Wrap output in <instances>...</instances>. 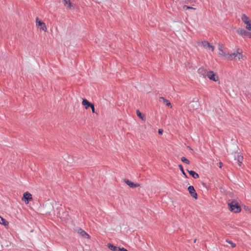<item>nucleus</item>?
<instances>
[{
	"mask_svg": "<svg viewBox=\"0 0 251 251\" xmlns=\"http://www.w3.org/2000/svg\"><path fill=\"white\" fill-rule=\"evenodd\" d=\"M219 55L223 56L225 58L229 60H238V61H242L245 60L246 58V56L242 54V50L241 49H237L235 52L231 53L225 52L222 50L221 47L219 48Z\"/></svg>",
	"mask_w": 251,
	"mask_h": 251,
	"instance_id": "f257e3e1",
	"label": "nucleus"
},
{
	"mask_svg": "<svg viewBox=\"0 0 251 251\" xmlns=\"http://www.w3.org/2000/svg\"><path fill=\"white\" fill-rule=\"evenodd\" d=\"M228 205L230 211L234 213H238L241 211V207L238 202L235 201H228Z\"/></svg>",
	"mask_w": 251,
	"mask_h": 251,
	"instance_id": "f03ea898",
	"label": "nucleus"
},
{
	"mask_svg": "<svg viewBox=\"0 0 251 251\" xmlns=\"http://www.w3.org/2000/svg\"><path fill=\"white\" fill-rule=\"evenodd\" d=\"M237 32L244 37H247L251 38V32L247 31L244 29L238 28L237 30Z\"/></svg>",
	"mask_w": 251,
	"mask_h": 251,
	"instance_id": "7ed1b4c3",
	"label": "nucleus"
},
{
	"mask_svg": "<svg viewBox=\"0 0 251 251\" xmlns=\"http://www.w3.org/2000/svg\"><path fill=\"white\" fill-rule=\"evenodd\" d=\"M199 103L197 101H192L189 103L188 108L191 111H193L198 108Z\"/></svg>",
	"mask_w": 251,
	"mask_h": 251,
	"instance_id": "20e7f679",
	"label": "nucleus"
},
{
	"mask_svg": "<svg viewBox=\"0 0 251 251\" xmlns=\"http://www.w3.org/2000/svg\"><path fill=\"white\" fill-rule=\"evenodd\" d=\"M36 25L38 27L40 26L41 30L45 32L47 31V28L45 23L39 20L38 18H36Z\"/></svg>",
	"mask_w": 251,
	"mask_h": 251,
	"instance_id": "39448f33",
	"label": "nucleus"
},
{
	"mask_svg": "<svg viewBox=\"0 0 251 251\" xmlns=\"http://www.w3.org/2000/svg\"><path fill=\"white\" fill-rule=\"evenodd\" d=\"M32 200V195L28 192H26L24 194L22 200L25 201L26 204L28 203L29 201Z\"/></svg>",
	"mask_w": 251,
	"mask_h": 251,
	"instance_id": "423d86ee",
	"label": "nucleus"
},
{
	"mask_svg": "<svg viewBox=\"0 0 251 251\" xmlns=\"http://www.w3.org/2000/svg\"><path fill=\"white\" fill-rule=\"evenodd\" d=\"M207 77L211 80L217 81L218 80V76L213 71H209L207 74Z\"/></svg>",
	"mask_w": 251,
	"mask_h": 251,
	"instance_id": "0eeeda50",
	"label": "nucleus"
},
{
	"mask_svg": "<svg viewBox=\"0 0 251 251\" xmlns=\"http://www.w3.org/2000/svg\"><path fill=\"white\" fill-rule=\"evenodd\" d=\"M188 190L191 196L195 199L198 198L197 194L193 186H189L188 188Z\"/></svg>",
	"mask_w": 251,
	"mask_h": 251,
	"instance_id": "6e6552de",
	"label": "nucleus"
},
{
	"mask_svg": "<svg viewBox=\"0 0 251 251\" xmlns=\"http://www.w3.org/2000/svg\"><path fill=\"white\" fill-rule=\"evenodd\" d=\"M209 71H207L206 70L204 69L203 68H200L198 69V73L201 75L203 77L207 76V74H208Z\"/></svg>",
	"mask_w": 251,
	"mask_h": 251,
	"instance_id": "1a4fd4ad",
	"label": "nucleus"
},
{
	"mask_svg": "<svg viewBox=\"0 0 251 251\" xmlns=\"http://www.w3.org/2000/svg\"><path fill=\"white\" fill-rule=\"evenodd\" d=\"M124 182L131 188H135L139 186V184L134 183L133 182L127 179H125Z\"/></svg>",
	"mask_w": 251,
	"mask_h": 251,
	"instance_id": "9d476101",
	"label": "nucleus"
},
{
	"mask_svg": "<svg viewBox=\"0 0 251 251\" xmlns=\"http://www.w3.org/2000/svg\"><path fill=\"white\" fill-rule=\"evenodd\" d=\"M78 233L85 238H89L90 236L83 229L79 228L77 230Z\"/></svg>",
	"mask_w": 251,
	"mask_h": 251,
	"instance_id": "9b49d317",
	"label": "nucleus"
},
{
	"mask_svg": "<svg viewBox=\"0 0 251 251\" xmlns=\"http://www.w3.org/2000/svg\"><path fill=\"white\" fill-rule=\"evenodd\" d=\"M82 104L83 105L85 106L86 109H88L93 104L92 103H91L88 100L85 99H83L82 100Z\"/></svg>",
	"mask_w": 251,
	"mask_h": 251,
	"instance_id": "f8f14e48",
	"label": "nucleus"
},
{
	"mask_svg": "<svg viewBox=\"0 0 251 251\" xmlns=\"http://www.w3.org/2000/svg\"><path fill=\"white\" fill-rule=\"evenodd\" d=\"M235 160L237 161L239 166H240L243 160V157L242 155L238 154L237 156H235Z\"/></svg>",
	"mask_w": 251,
	"mask_h": 251,
	"instance_id": "ddd939ff",
	"label": "nucleus"
},
{
	"mask_svg": "<svg viewBox=\"0 0 251 251\" xmlns=\"http://www.w3.org/2000/svg\"><path fill=\"white\" fill-rule=\"evenodd\" d=\"M108 247L110 250L113 251H120V247H116L112 244H108Z\"/></svg>",
	"mask_w": 251,
	"mask_h": 251,
	"instance_id": "4468645a",
	"label": "nucleus"
},
{
	"mask_svg": "<svg viewBox=\"0 0 251 251\" xmlns=\"http://www.w3.org/2000/svg\"><path fill=\"white\" fill-rule=\"evenodd\" d=\"M0 224L3 225L5 227H7L8 226L9 223L5 219L0 216Z\"/></svg>",
	"mask_w": 251,
	"mask_h": 251,
	"instance_id": "2eb2a0df",
	"label": "nucleus"
},
{
	"mask_svg": "<svg viewBox=\"0 0 251 251\" xmlns=\"http://www.w3.org/2000/svg\"><path fill=\"white\" fill-rule=\"evenodd\" d=\"M189 174L194 178H198L199 177V175L198 173H196L194 171H189L187 170Z\"/></svg>",
	"mask_w": 251,
	"mask_h": 251,
	"instance_id": "dca6fc26",
	"label": "nucleus"
},
{
	"mask_svg": "<svg viewBox=\"0 0 251 251\" xmlns=\"http://www.w3.org/2000/svg\"><path fill=\"white\" fill-rule=\"evenodd\" d=\"M63 2L64 6L71 8L72 6V3L70 1V0H63Z\"/></svg>",
	"mask_w": 251,
	"mask_h": 251,
	"instance_id": "f3484780",
	"label": "nucleus"
},
{
	"mask_svg": "<svg viewBox=\"0 0 251 251\" xmlns=\"http://www.w3.org/2000/svg\"><path fill=\"white\" fill-rule=\"evenodd\" d=\"M241 20L244 24H247L248 21H250L249 18L245 14H243L241 17Z\"/></svg>",
	"mask_w": 251,
	"mask_h": 251,
	"instance_id": "a211bd4d",
	"label": "nucleus"
},
{
	"mask_svg": "<svg viewBox=\"0 0 251 251\" xmlns=\"http://www.w3.org/2000/svg\"><path fill=\"white\" fill-rule=\"evenodd\" d=\"M159 99H160V101L162 100L163 101V102L164 103H166V105H167L168 106H171V107L172 106L171 102L169 100H168L166 99H165L164 97H161Z\"/></svg>",
	"mask_w": 251,
	"mask_h": 251,
	"instance_id": "6ab92c4d",
	"label": "nucleus"
},
{
	"mask_svg": "<svg viewBox=\"0 0 251 251\" xmlns=\"http://www.w3.org/2000/svg\"><path fill=\"white\" fill-rule=\"evenodd\" d=\"M201 44L202 46L206 49L209 48V46L210 45V43L208 42L205 41H202L201 42Z\"/></svg>",
	"mask_w": 251,
	"mask_h": 251,
	"instance_id": "aec40b11",
	"label": "nucleus"
},
{
	"mask_svg": "<svg viewBox=\"0 0 251 251\" xmlns=\"http://www.w3.org/2000/svg\"><path fill=\"white\" fill-rule=\"evenodd\" d=\"M181 161H182L183 163H186L187 164H190V161H189L188 159H187V158H186L185 157H182L181 158Z\"/></svg>",
	"mask_w": 251,
	"mask_h": 251,
	"instance_id": "412c9836",
	"label": "nucleus"
},
{
	"mask_svg": "<svg viewBox=\"0 0 251 251\" xmlns=\"http://www.w3.org/2000/svg\"><path fill=\"white\" fill-rule=\"evenodd\" d=\"M178 167L179 168V169L180 170V171H181L182 174L186 177H187V176L186 174V173H185L184 170H183V166L182 165H178Z\"/></svg>",
	"mask_w": 251,
	"mask_h": 251,
	"instance_id": "4be33fe9",
	"label": "nucleus"
},
{
	"mask_svg": "<svg viewBox=\"0 0 251 251\" xmlns=\"http://www.w3.org/2000/svg\"><path fill=\"white\" fill-rule=\"evenodd\" d=\"M246 25V28L249 30H251V21H248L247 24H245Z\"/></svg>",
	"mask_w": 251,
	"mask_h": 251,
	"instance_id": "5701e85b",
	"label": "nucleus"
},
{
	"mask_svg": "<svg viewBox=\"0 0 251 251\" xmlns=\"http://www.w3.org/2000/svg\"><path fill=\"white\" fill-rule=\"evenodd\" d=\"M183 8L184 9V10H187V9H195V8L192 7V6H187V5H184L183 7Z\"/></svg>",
	"mask_w": 251,
	"mask_h": 251,
	"instance_id": "b1692460",
	"label": "nucleus"
},
{
	"mask_svg": "<svg viewBox=\"0 0 251 251\" xmlns=\"http://www.w3.org/2000/svg\"><path fill=\"white\" fill-rule=\"evenodd\" d=\"M226 241L228 243H229V244L231 245V246L232 248H234V247H235V246H236V244H235V243H233L232 241H229V240H226Z\"/></svg>",
	"mask_w": 251,
	"mask_h": 251,
	"instance_id": "393cba45",
	"label": "nucleus"
},
{
	"mask_svg": "<svg viewBox=\"0 0 251 251\" xmlns=\"http://www.w3.org/2000/svg\"><path fill=\"white\" fill-rule=\"evenodd\" d=\"M136 113H137V116L140 117V118L141 119H143V117L142 116V115L141 114V113L139 111V110H137V111H136Z\"/></svg>",
	"mask_w": 251,
	"mask_h": 251,
	"instance_id": "a878e982",
	"label": "nucleus"
},
{
	"mask_svg": "<svg viewBox=\"0 0 251 251\" xmlns=\"http://www.w3.org/2000/svg\"><path fill=\"white\" fill-rule=\"evenodd\" d=\"M182 1L186 3H191L194 1V0H182Z\"/></svg>",
	"mask_w": 251,
	"mask_h": 251,
	"instance_id": "bb28decb",
	"label": "nucleus"
},
{
	"mask_svg": "<svg viewBox=\"0 0 251 251\" xmlns=\"http://www.w3.org/2000/svg\"><path fill=\"white\" fill-rule=\"evenodd\" d=\"M90 108L92 109V112L94 113H95V106H94V105L93 104L90 106Z\"/></svg>",
	"mask_w": 251,
	"mask_h": 251,
	"instance_id": "cd10ccee",
	"label": "nucleus"
},
{
	"mask_svg": "<svg viewBox=\"0 0 251 251\" xmlns=\"http://www.w3.org/2000/svg\"><path fill=\"white\" fill-rule=\"evenodd\" d=\"M208 49H210L213 51H214V47L213 46L210 45Z\"/></svg>",
	"mask_w": 251,
	"mask_h": 251,
	"instance_id": "c85d7f7f",
	"label": "nucleus"
},
{
	"mask_svg": "<svg viewBox=\"0 0 251 251\" xmlns=\"http://www.w3.org/2000/svg\"><path fill=\"white\" fill-rule=\"evenodd\" d=\"M163 129H159L158 130V133H159V134H162V133H163Z\"/></svg>",
	"mask_w": 251,
	"mask_h": 251,
	"instance_id": "c756f323",
	"label": "nucleus"
},
{
	"mask_svg": "<svg viewBox=\"0 0 251 251\" xmlns=\"http://www.w3.org/2000/svg\"><path fill=\"white\" fill-rule=\"evenodd\" d=\"M120 251H127V250L124 248H120Z\"/></svg>",
	"mask_w": 251,
	"mask_h": 251,
	"instance_id": "7c9ffc66",
	"label": "nucleus"
},
{
	"mask_svg": "<svg viewBox=\"0 0 251 251\" xmlns=\"http://www.w3.org/2000/svg\"><path fill=\"white\" fill-rule=\"evenodd\" d=\"M219 167L220 168H222V166H223V163H222V162H219Z\"/></svg>",
	"mask_w": 251,
	"mask_h": 251,
	"instance_id": "2f4dec72",
	"label": "nucleus"
},
{
	"mask_svg": "<svg viewBox=\"0 0 251 251\" xmlns=\"http://www.w3.org/2000/svg\"><path fill=\"white\" fill-rule=\"evenodd\" d=\"M196 240H197V239H195V240H194V243H196Z\"/></svg>",
	"mask_w": 251,
	"mask_h": 251,
	"instance_id": "473e14b6",
	"label": "nucleus"
}]
</instances>
